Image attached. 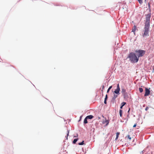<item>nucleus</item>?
I'll return each mask as SVG.
<instances>
[{
    "label": "nucleus",
    "instance_id": "f257e3e1",
    "mask_svg": "<svg viewBox=\"0 0 154 154\" xmlns=\"http://www.w3.org/2000/svg\"><path fill=\"white\" fill-rule=\"evenodd\" d=\"M128 58L132 63H136L139 60L138 57H137L135 54L133 52H131L129 54Z\"/></svg>",
    "mask_w": 154,
    "mask_h": 154
},
{
    "label": "nucleus",
    "instance_id": "f03ea898",
    "mask_svg": "<svg viewBox=\"0 0 154 154\" xmlns=\"http://www.w3.org/2000/svg\"><path fill=\"white\" fill-rule=\"evenodd\" d=\"M149 26H150L149 25H145L144 30L142 32V35L143 37H144L149 35Z\"/></svg>",
    "mask_w": 154,
    "mask_h": 154
},
{
    "label": "nucleus",
    "instance_id": "7ed1b4c3",
    "mask_svg": "<svg viewBox=\"0 0 154 154\" xmlns=\"http://www.w3.org/2000/svg\"><path fill=\"white\" fill-rule=\"evenodd\" d=\"M135 51L138 53L137 55V57H138V58L139 57L143 56L145 53V51L143 50H136Z\"/></svg>",
    "mask_w": 154,
    "mask_h": 154
},
{
    "label": "nucleus",
    "instance_id": "20e7f679",
    "mask_svg": "<svg viewBox=\"0 0 154 154\" xmlns=\"http://www.w3.org/2000/svg\"><path fill=\"white\" fill-rule=\"evenodd\" d=\"M151 17V14H148L146 16V21L145 25L150 26V19Z\"/></svg>",
    "mask_w": 154,
    "mask_h": 154
},
{
    "label": "nucleus",
    "instance_id": "39448f33",
    "mask_svg": "<svg viewBox=\"0 0 154 154\" xmlns=\"http://www.w3.org/2000/svg\"><path fill=\"white\" fill-rule=\"evenodd\" d=\"M150 93V91L148 89L146 88L145 89V93L144 94L145 96H146L149 95Z\"/></svg>",
    "mask_w": 154,
    "mask_h": 154
},
{
    "label": "nucleus",
    "instance_id": "423d86ee",
    "mask_svg": "<svg viewBox=\"0 0 154 154\" xmlns=\"http://www.w3.org/2000/svg\"><path fill=\"white\" fill-rule=\"evenodd\" d=\"M117 95H116L115 94H114L112 98V101L113 102H114L115 100L117 98Z\"/></svg>",
    "mask_w": 154,
    "mask_h": 154
},
{
    "label": "nucleus",
    "instance_id": "0eeeda50",
    "mask_svg": "<svg viewBox=\"0 0 154 154\" xmlns=\"http://www.w3.org/2000/svg\"><path fill=\"white\" fill-rule=\"evenodd\" d=\"M120 91V90L116 88L114 91V92L116 94H119Z\"/></svg>",
    "mask_w": 154,
    "mask_h": 154
},
{
    "label": "nucleus",
    "instance_id": "6e6552de",
    "mask_svg": "<svg viewBox=\"0 0 154 154\" xmlns=\"http://www.w3.org/2000/svg\"><path fill=\"white\" fill-rule=\"evenodd\" d=\"M126 104V103L125 102H123L121 104V106L120 108L121 109H122L123 108V107Z\"/></svg>",
    "mask_w": 154,
    "mask_h": 154
},
{
    "label": "nucleus",
    "instance_id": "1a4fd4ad",
    "mask_svg": "<svg viewBox=\"0 0 154 154\" xmlns=\"http://www.w3.org/2000/svg\"><path fill=\"white\" fill-rule=\"evenodd\" d=\"M86 117L87 118V119H91L93 117V116L92 115H90L87 116Z\"/></svg>",
    "mask_w": 154,
    "mask_h": 154
},
{
    "label": "nucleus",
    "instance_id": "9d476101",
    "mask_svg": "<svg viewBox=\"0 0 154 154\" xmlns=\"http://www.w3.org/2000/svg\"><path fill=\"white\" fill-rule=\"evenodd\" d=\"M103 123L104 124H106V125H107L109 123V122L108 120H106L105 121L103 122Z\"/></svg>",
    "mask_w": 154,
    "mask_h": 154
},
{
    "label": "nucleus",
    "instance_id": "9b49d317",
    "mask_svg": "<svg viewBox=\"0 0 154 154\" xmlns=\"http://www.w3.org/2000/svg\"><path fill=\"white\" fill-rule=\"evenodd\" d=\"M122 92L124 94H125L126 93V90L124 88H122Z\"/></svg>",
    "mask_w": 154,
    "mask_h": 154
},
{
    "label": "nucleus",
    "instance_id": "f8f14e48",
    "mask_svg": "<svg viewBox=\"0 0 154 154\" xmlns=\"http://www.w3.org/2000/svg\"><path fill=\"white\" fill-rule=\"evenodd\" d=\"M119 134H120V133L119 132H117L116 133V137L115 139L116 140H117V139H118Z\"/></svg>",
    "mask_w": 154,
    "mask_h": 154
},
{
    "label": "nucleus",
    "instance_id": "ddd939ff",
    "mask_svg": "<svg viewBox=\"0 0 154 154\" xmlns=\"http://www.w3.org/2000/svg\"><path fill=\"white\" fill-rule=\"evenodd\" d=\"M122 109H120L119 111V113L120 116L121 117H122Z\"/></svg>",
    "mask_w": 154,
    "mask_h": 154
},
{
    "label": "nucleus",
    "instance_id": "4468645a",
    "mask_svg": "<svg viewBox=\"0 0 154 154\" xmlns=\"http://www.w3.org/2000/svg\"><path fill=\"white\" fill-rule=\"evenodd\" d=\"M87 119V118L86 117L84 121V124H87L88 123Z\"/></svg>",
    "mask_w": 154,
    "mask_h": 154
},
{
    "label": "nucleus",
    "instance_id": "2eb2a0df",
    "mask_svg": "<svg viewBox=\"0 0 154 154\" xmlns=\"http://www.w3.org/2000/svg\"><path fill=\"white\" fill-rule=\"evenodd\" d=\"M78 140V138L74 139L73 140V143L75 144L76 143V142Z\"/></svg>",
    "mask_w": 154,
    "mask_h": 154
},
{
    "label": "nucleus",
    "instance_id": "dca6fc26",
    "mask_svg": "<svg viewBox=\"0 0 154 154\" xmlns=\"http://www.w3.org/2000/svg\"><path fill=\"white\" fill-rule=\"evenodd\" d=\"M112 88V86H110L109 88H108V89L107 90V93H108L109 91Z\"/></svg>",
    "mask_w": 154,
    "mask_h": 154
},
{
    "label": "nucleus",
    "instance_id": "f3484780",
    "mask_svg": "<svg viewBox=\"0 0 154 154\" xmlns=\"http://www.w3.org/2000/svg\"><path fill=\"white\" fill-rule=\"evenodd\" d=\"M78 144H79V145H83L84 144V141H83L82 142L80 143H78Z\"/></svg>",
    "mask_w": 154,
    "mask_h": 154
},
{
    "label": "nucleus",
    "instance_id": "a211bd4d",
    "mask_svg": "<svg viewBox=\"0 0 154 154\" xmlns=\"http://www.w3.org/2000/svg\"><path fill=\"white\" fill-rule=\"evenodd\" d=\"M139 91L140 93H142L143 91V90L142 88H139Z\"/></svg>",
    "mask_w": 154,
    "mask_h": 154
},
{
    "label": "nucleus",
    "instance_id": "6ab92c4d",
    "mask_svg": "<svg viewBox=\"0 0 154 154\" xmlns=\"http://www.w3.org/2000/svg\"><path fill=\"white\" fill-rule=\"evenodd\" d=\"M136 26H134V28L132 29V32H134L136 30Z\"/></svg>",
    "mask_w": 154,
    "mask_h": 154
},
{
    "label": "nucleus",
    "instance_id": "aec40b11",
    "mask_svg": "<svg viewBox=\"0 0 154 154\" xmlns=\"http://www.w3.org/2000/svg\"><path fill=\"white\" fill-rule=\"evenodd\" d=\"M139 3L140 4H142L143 3V1H142V0H137Z\"/></svg>",
    "mask_w": 154,
    "mask_h": 154
},
{
    "label": "nucleus",
    "instance_id": "412c9836",
    "mask_svg": "<svg viewBox=\"0 0 154 154\" xmlns=\"http://www.w3.org/2000/svg\"><path fill=\"white\" fill-rule=\"evenodd\" d=\"M69 130H67V136H66V139L67 140V138H68V136L69 135Z\"/></svg>",
    "mask_w": 154,
    "mask_h": 154
},
{
    "label": "nucleus",
    "instance_id": "4be33fe9",
    "mask_svg": "<svg viewBox=\"0 0 154 154\" xmlns=\"http://www.w3.org/2000/svg\"><path fill=\"white\" fill-rule=\"evenodd\" d=\"M116 88L120 90V88H119V84H118L117 85V88Z\"/></svg>",
    "mask_w": 154,
    "mask_h": 154
},
{
    "label": "nucleus",
    "instance_id": "5701e85b",
    "mask_svg": "<svg viewBox=\"0 0 154 154\" xmlns=\"http://www.w3.org/2000/svg\"><path fill=\"white\" fill-rule=\"evenodd\" d=\"M107 98H108L107 95V94H106V96H105V98L104 100H107Z\"/></svg>",
    "mask_w": 154,
    "mask_h": 154
},
{
    "label": "nucleus",
    "instance_id": "b1692460",
    "mask_svg": "<svg viewBox=\"0 0 154 154\" xmlns=\"http://www.w3.org/2000/svg\"><path fill=\"white\" fill-rule=\"evenodd\" d=\"M127 137H128V138L130 140H131V137H130V136L129 135H128Z\"/></svg>",
    "mask_w": 154,
    "mask_h": 154
},
{
    "label": "nucleus",
    "instance_id": "393cba45",
    "mask_svg": "<svg viewBox=\"0 0 154 154\" xmlns=\"http://www.w3.org/2000/svg\"><path fill=\"white\" fill-rule=\"evenodd\" d=\"M148 109H149V107H148L147 106L146 108L145 109V110L146 111H147L148 110Z\"/></svg>",
    "mask_w": 154,
    "mask_h": 154
},
{
    "label": "nucleus",
    "instance_id": "a878e982",
    "mask_svg": "<svg viewBox=\"0 0 154 154\" xmlns=\"http://www.w3.org/2000/svg\"><path fill=\"white\" fill-rule=\"evenodd\" d=\"M104 103L105 104H106V103H107V102H106V100H104Z\"/></svg>",
    "mask_w": 154,
    "mask_h": 154
},
{
    "label": "nucleus",
    "instance_id": "bb28decb",
    "mask_svg": "<svg viewBox=\"0 0 154 154\" xmlns=\"http://www.w3.org/2000/svg\"><path fill=\"white\" fill-rule=\"evenodd\" d=\"M136 124H135L134 125V126H133V127H134H134H136Z\"/></svg>",
    "mask_w": 154,
    "mask_h": 154
},
{
    "label": "nucleus",
    "instance_id": "cd10ccee",
    "mask_svg": "<svg viewBox=\"0 0 154 154\" xmlns=\"http://www.w3.org/2000/svg\"><path fill=\"white\" fill-rule=\"evenodd\" d=\"M78 137V134H77V135H76V136H74V137Z\"/></svg>",
    "mask_w": 154,
    "mask_h": 154
},
{
    "label": "nucleus",
    "instance_id": "c85d7f7f",
    "mask_svg": "<svg viewBox=\"0 0 154 154\" xmlns=\"http://www.w3.org/2000/svg\"><path fill=\"white\" fill-rule=\"evenodd\" d=\"M144 150H143L142 151H141V153H144Z\"/></svg>",
    "mask_w": 154,
    "mask_h": 154
},
{
    "label": "nucleus",
    "instance_id": "c756f323",
    "mask_svg": "<svg viewBox=\"0 0 154 154\" xmlns=\"http://www.w3.org/2000/svg\"><path fill=\"white\" fill-rule=\"evenodd\" d=\"M130 110V108H129V110H128V113H129V112Z\"/></svg>",
    "mask_w": 154,
    "mask_h": 154
},
{
    "label": "nucleus",
    "instance_id": "7c9ffc66",
    "mask_svg": "<svg viewBox=\"0 0 154 154\" xmlns=\"http://www.w3.org/2000/svg\"><path fill=\"white\" fill-rule=\"evenodd\" d=\"M82 116H80V120H79V121H80V120H81V118H82Z\"/></svg>",
    "mask_w": 154,
    "mask_h": 154
},
{
    "label": "nucleus",
    "instance_id": "2f4dec72",
    "mask_svg": "<svg viewBox=\"0 0 154 154\" xmlns=\"http://www.w3.org/2000/svg\"><path fill=\"white\" fill-rule=\"evenodd\" d=\"M103 88H104V86H103Z\"/></svg>",
    "mask_w": 154,
    "mask_h": 154
},
{
    "label": "nucleus",
    "instance_id": "473e14b6",
    "mask_svg": "<svg viewBox=\"0 0 154 154\" xmlns=\"http://www.w3.org/2000/svg\"><path fill=\"white\" fill-rule=\"evenodd\" d=\"M145 1H146V0H145Z\"/></svg>",
    "mask_w": 154,
    "mask_h": 154
}]
</instances>
